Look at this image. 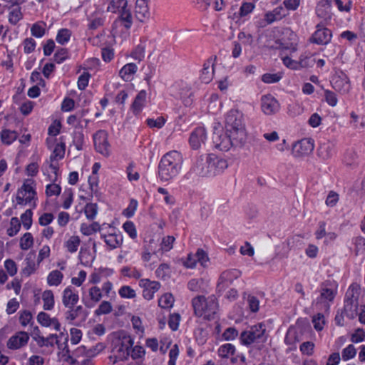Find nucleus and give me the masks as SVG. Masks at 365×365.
Listing matches in <instances>:
<instances>
[{
	"label": "nucleus",
	"instance_id": "obj_62",
	"mask_svg": "<svg viewBox=\"0 0 365 365\" xmlns=\"http://www.w3.org/2000/svg\"><path fill=\"white\" fill-rule=\"evenodd\" d=\"M119 295L122 298L132 299L135 297V292L130 286H123L119 289Z\"/></svg>",
	"mask_w": 365,
	"mask_h": 365
},
{
	"label": "nucleus",
	"instance_id": "obj_28",
	"mask_svg": "<svg viewBox=\"0 0 365 365\" xmlns=\"http://www.w3.org/2000/svg\"><path fill=\"white\" fill-rule=\"evenodd\" d=\"M137 68L135 63H127L120 70L119 75L124 81H130L133 79V76L137 71Z\"/></svg>",
	"mask_w": 365,
	"mask_h": 365
},
{
	"label": "nucleus",
	"instance_id": "obj_52",
	"mask_svg": "<svg viewBox=\"0 0 365 365\" xmlns=\"http://www.w3.org/2000/svg\"><path fill=\"white\" fill-rule=\"evenodd\" d=\"M98 212V206L95 203H88L85 206L84 213L87 217V219L92 220H93Z\"/></svg>",
	"mask_w": 365,
	"mask_h": 365
},
{
	"label": "nucleus",
	"instance_id": "obj_47",
	"mask_svg": "<svg viewBox=\"0 0 365 365\" xmlns=\"http://www.w3.org/2000/svg\"><path fill=\"white\" fill-rule=\"evenodd\" d=\"M352 243L355 247V254L357 256L359 253L365 252V237L356 236L352 239Z\"/></svg>",
	"mask_w": 365,
	"mask_h": 365
},
{
	"label": "nucleus",
	"instance_id": "obj_41",
	"mask_svg": "<svg viewBox=\"0 0 365 365\" xmlns=\"http://www.w3.org/2000/svg\"><path fill=\"white\" fill-rule=\"evenodd\" d=\"M81 243V240L78 236H71L65 243L68 252L74 253L77 251L78 247Z\"/></svg>",
	"mask_w": 365,
	"mask_h": 365
},
{
	"label": "nucleus",
	"instance_id": "obj_23",
	"mask_svg": "<svg viewBox=\"0 0 365 365\" xmlns=\"http://www.w3.org/2000/svg\"><path fill=\"white\" fill-rule=\"evenodd\" d=\"M101 238L104 240V242L110 250L119 247L123 244V236L120 233H101Z\"/></svg>",
	"mask_w": 365,
	"mask_h": 365
},
{
	"label": "nucleus",
	"instance_id": "obj_54",
	"mask_svg": "<svg viewBox=\"0 0 365 365\" xmlns=\"http://www.w3.org/2000/svg\"><path fill=\"white\" fill-rule=\"evenodd\" d=\"M22 18L23 14L20 7H17L9 12V21L13 25H16Z\"/></svg>",
	"mask_w": 365,
	"mask_h": 365
},
{
	"label": "nucleus",
	"instance_id": "obj_55",
	"mask_svg": "<svg viewBox=\"0 0 365 365\" xmlns=\"http://www.w3.org/2000/svg\"><path fill=\"white\" fill-rule=\"evenodd\" d=\"M112 312V305L108 301H103L101 303L98 308L96 309L95 314L100 316L102 314H107Z\"/></svg>",
	"mask_w": 365,
	"mask_h": 365
},
{
	"label": "nucleus",
	"instance_id": "obj_60",
	"mask_svg": "<svg viewBox=\"0 0 365 365\" xmlns=\"http://www.w3.org/2000/svg\"><path fill=\"white\" fill-rule=\"evenodd\" d=\"M88 293L91 299L95 303L98 302L103 297L101 289L97 286L91 287L89 289Z\"/></svg>",
	"mask_w": 365,
	"mask_h": 365
},
{
	"label": "nucleus",
	"instance_id": "obj_39",
	"mask_svg": "<svg viewBox=\"0 0 365 365\" xmlns=\"http://www.w3.org/2000/svg\"><path fill=\"white\" fill-rule=\"evenodd\" d=\"M299 70L312 67L314 63L312 56L309 53H302L297 61Z\"/></svg>",
	"mask_w": 365,
	"mask_h": 365
},
{
	"label": "nucleus",
	"instance_id": "obj_32",
	"mask_svg": "<svg viewBox=\"0 0 365 365\" xmlns=\"http://www.w3.org/2000/svg\"><path fill=\"white\" fill-rule=\"evenodd\" d=\"M101 226L97 222H93L91 225L82 223L80 230L81 233L86 236L91 235L93 233L101 231Z\"/></svg>",
	"mask_w": 365,
	"mask_h": 365
},
{
	"label": "nucleus",
	"instance_id": "obj_51",
	"mask_svg": "<svg viewBox=\"0 0 365 365\" xmlns=\"http://www.w3.org/2000/svg\"><path fill=\"white\" fill-rule=\"evenodd\" d=\"M34 244L33 236L30 232L25 233L20 240V247L23 250H27Z\"/></svg>",
	"mask_w": 365,
	"mask_h": 365
},
{
	"label": "nucleus",
	"instance_id": "obj_45",
	"mask_svg": "<svg viewBox=\"0 0 365 365\" xmlns=\"http://www.w3.org/2000/svg\"><path fill=\"white\" fill-rule=\"evenodd\" d=\"M68 309L65 312V318L68 321L75 320L83 311L82 306H77L76 307H67Z\"/></svg>",
	"mask_w": 365,
	"mask_h": 365
},
{
	"label": "nucleus",
	"instance_id": "obj_12",
	"mask_svg": "<svg viewBox=\"0 0 365 365\" xmlns=\"http://www.w3.org/2000/svg\"><path fill=\"white\" fill-rule=\"evenodd\" d=\"M314 149V140L311 138H304L292 145V153L294 157L299 158L308 155Z\"/></svg>",
	"mask_w": 365,
	"mask_h": 365
},
{
	"label": "nucleus",
	"instance_id": "obj_14",
	"mask_svg": "<svg viewBox=\"0 0 365 365\" xmlns=\"http://www.w3.org/2000/svg\"><path fill=\"white\" fill-rule=\"evenodd\" d=\"M332 32L322 24L316 26V31L312 35L310 41L316 45H327L332 38Z\"/></svg>",
	"mask_w": 365,
	"mask_h": 365
},
{
	"label": "nucleus",
	"instance_id": "obj_9",
	"mask_svg": "<svg viewBox=\"0 0 365 365\" xmlns=\"http://www.w3.org/2000/svg\"><path fill=\"white\" fill-rule=\"evenodd\" d=\"M338 283L334 280H325L321 284V294L317 299V302L324 304L329 307L338 293Z\"/></svg>",
	"mask_w": 365,
	"mask_h": 365
},
{
	"label": "nucleus",
	"instance_id": "obj_33",
	"mask_svg": "<svg viewBox=\"0 0 365 365\" xmlns=\"http://www.w3.org/2000/svg\"><path fill=\"white\" fill-rule=\"evenodd\" d=\"M299 341V338L297 334L291 331V329H289L286 334L285 338H284V342L290 346L289 350L293 351L296 350L297 349V343Z\"/></svg>",
	"mask_w": 365,
	"mask_h": 365
},
{
	"label": "nucleus",
	"instance_id": "obj_4",
	"mask_svg": "<svg viewBox=\"0 0 365 365\" xmlns=\"http://www.w3.org/2000/svg\"><path fill=\"white\" fill-rule=\"evenodd\" d=\"M180 157L177 151H171L161 158L158 165V175L162 181H168L175 176L180 169L176 158Z\"/></svg>",
	"mask_w": 365,
	"mask_h": 365
},
{
	"label": "nucleus",
	"instance_id": "obj_44",
	"mask_svg": "<svg viewBox=\"0 0 365 365\" xmlns=\"http://www.w3.org/2000/svg\"><path fill=\"white\" fill-rule=\"evenodd\" d=\"M324 96L325 102L331 107H335L337 106L339 99L337 95L334 91L330 90L324 91Z\"/></svg>",
	"mask_w": 365,
	"mask_h": 365
},
{
	"label": "nucleus",
	"instance_id": "obj_57",
	"mask_svg": "<svg viewBox=\"0 0 365 365\" xmlns=\"http://www.w3.org/2000/svg\"><path fill=\"white\" fill-rule=\"evenodd\" d=\"M32 215L33 212L30 209L26 210L25 212L21 215L23 226L26 230H29L32 225Z\"/></svg>",
	"mask_w": 365,
	"mask_h": 365
},
{
	"label": "nucleus",
	"instance_id": "obj_58",
	"mask_svg": "<svg viewBox=\"0 0 365 365\" xmlns=\"http://www.w3.org/2000/svg\"><path fill=\"white\" fill-rule=\"evenodd\" d=\"M314 344L312 341H304L300 345V351L303 355L312 356L314 351Z\"/></svg>",
	"mask_w": 365,
	"mask_h": 365
},
{
	"label": "nucleus",
	"instance_id": "obj_48",
	"mask_svg": "<svg viewBox=\"0 0 365 365\" xmlns=\"http://www.w3.org/2000/svg\"><path fill=\"white\" fill-rule=\"evenodd\" d=\"M282 78V73H267L262 75V80L264 83H276V82L279 81Z\"/></svg>",
	"mask_w": 365,
	"mask_h": 365
},
{
	"label": "nucleus",
	"instance_id": "obj_22",
	"mask_svg": "<svg viewBox=\"0 0 365 365\" xmlns=\"http://www.w3.org/2000/svg\"><path fill=\"white\" fill-rule=\"evenodd\" d=\"M34 183V180H27L24 182L22 186L18 189V192L23 195L26 198V202H29L30 203L37 199L36 197V192L33 186Z\"/></svg>",
	"mask_w": 365,
	"mask_h": 365
},
{
	"label": "nucleus",
	"instance_id": "obj_19",
	"mask_svg": "<svg viewBox=\"0 0 365 365\" xmlns=\"http://www.w3.org/2000/svg\"><path fill=\"white\" fill-rule=\"evenodd\" d=\"M148 2L149 0H136L135 14L140 22H145L150 18Z\"/></svg>",
	"mask_w": 365,
	"mask_h": 365
},
{
	"label": "nucleus",
	"instance_id": "obj_59",
	"mask_svg": "<svg viewBox=\"0 0 365 365\" xmlns=\"http://www.w3.org/2000/svg\"><path fill=\"white\" fill-rule=\"evenodd\" d=\"M33 316L30 311L24 310L20 313L19 322L23 327H26L28 324H33Z\"/></svg>",
	"mask_w": 365,
	"mask_h": 365
},
{
	"label": "nucleus",
	"instance_id": "obj_56",
	"mask_svg": "<svg viewBox=\"0 0 365 365\" xmlns=\"http://www.w3.org/2000/svg\"><path fill=\"white\" fill-rule=\"evenodd\" d=\"M73 143L78 150L83 149L84 135L81 131H76L73 136Z\"/></svg>",
	"mask_w": 365,
	"mask_h": 365
},
{
	"label": "nucleus",
	"instance_id": "obj_18",
	"mask_svg": "<svg viewBox=\"0 0 365 365\" xmlns=\"http://www.w3.org/2000/svg\"><path fill=\"white\" fill-rule=\"evenodd\" d=\"M140 286L143 287V296L147 300L153 298L154 294L158 292L160 287V284L156 281H150L148 279H142L140 280Z\"/></svg>",
	"mask_w": 365,
	"mask_h": 365
},
{
	"label": "nucleus",
	"instance_id": "obj_50",
	"mask_svg": "<svg viewBox=\"0 0 365 365\" xmlns=\"http://www.w3.org/2000/svg\"><path fill=\"white\" fill-rule=\"evenodd\" d=\"M71 32L69 29H61L58 31L57 36H56V41L63 45L66 43H67L71 37Z\"/></svg>",
	"mask_w": 365,
	"mask_h": 365
},
{
	"label": "nucleus",
	"instance_id": "obj_5",
	"mask_svg": "<svg viewBox=\"0 0 365 365\" xmlns=\"http://www.w3.org/2000/svg\"><path fill=\"white\" fill-rule=\"evenodd\" d=\"M219 358L224 362L230 361L232 365H246V356L237 351L236 347L231 343L220 345L217 351Z\"/></svg>",
	"mask_w": 365,
	"mask_h": 365
},
{
	"label": "nucleus",
	"instance_id": "obj_40",
	"mask_svg": "<svg viewBox=\"0 0 365 365\" xmlns=\"http://www.w3.org/2000/svg\"><path fill=\"white\" fill-rule=\"evenodd\" d=\"M31 33L36 38H41L46 33V24L42 21L34 24L31 28Z\"/></svg>",
	"mask_w": 365,
	"mask_h": 365
},
{
	"label": "nucleus",
	"instance_id": "obj_3",
	"mask_svg": "<svg viewBox=\"0 0 365 365\" xmlns=\"http://www.w3.org/2000/svg\"><path fill=\"white\" fill-rule=\"evenodd\" d=\"M242 113L237 110L227 112L225 117V129L235 140L244 142L245 138V128L242 121Z\"/></svg>",
	"mask_w": 365,
	"mask_h": 365
},
{
	"label": "nucleus",
	"instance_id": "obj_42",
	"mask_svg": "<svg viewBox=\"0 0 365 365\" xmlns=\"http://www.w3.org/2000/svg\"><path fill=\"white\" fill-rule=\"evenodd\" d=\"M17 138V133L10 130H3L1 132V139L3 143L10 145Z\"/></svg>",
	"mask_w": 365,
	"mask_h": 365
},
{
	"label": "nucleus",
	"instance_id": "obj_37",
	"mask_svg": "<svg viewBox=\"0 0 365 365\" xmlns=\"http://www.w3.org/2000/svg\"><path fill=\"white\" fill-rule=\"evenodd\" d=\"M63 278V274L58 270L51 271L47 277V283L50 286L59 285Z\"/></svg>",
	"mask_w": 365,
	"mask_h": 365
},
{
	"label": "nucleus",
	"instance_id": "obj_43",
	"mask_svg": "<svg viewBox=\"0 0 365 365\" xmlns=\"http://www.w3.org/2000/svg\"><path fill=\"white\" fill-rule=\"evenodd\" d=\"M174 303V298L170 293H165L158 299V305L163 309L171 308Z\"/></svg>",
	"mask_w": 365,
	"mask_h": 365
},
{
	"label": "nucleus",
	"instance_id": "obj_36",
	"mask_svg": "<svg viewBox=\"0 0 365 365\" xmlns=\"http://www.w3.org/2000/svg\"><path fill=\"white\" fill-rule=\"evenodd\" d=\"M89 21L88 28L91 30H96L104 24V18L101 14H97L88 18Z\"/></svg>",
	"mask_w": 365,
	"mask_h": 365
},
{
	"label": "nucleus",
	"instance_id": "obj_35",
	"mask_svg": "<svg viewBox=\"0 0 365 365\" xmlns=\"http://www.w3.org/2000/svg\"><path fill=\"white\" fill-rule=\"evenodd\" d=\"M356 354L357 349L353 344H350L342 349L341 359L344 361H346L355 358Z\"/></svg>",
	"mask_w": 365,
	"mask_h": 365
},
{
	"label": "nucleus",
	"instance_id": "obj_11",
	"mask_svg": "<svg viewBox=\"0 0 365 365\" xmlns=\"http://www.w3.org/2000/svg\"><path fill=\"white\" fill-rule=\"evenodd\" d=\"M242 272L238 269H228L220 274L217 284V293L222 294L225 290L230 287L232 282L240 277Z\"/></svg>",
	"mask_w": 365,
	"mask_h": 365
},
{
	"label": "nucleus",
	"instance_id": "obj_46",
	"mask_svg": "<svg viewBox=\"0 0 365 365\" xmlns=\"http://www.w3.org/2000/svg\"><path fill=\"white\" fill-rule=\"evenodd\" d=\"M21 228V222L18 217H13L10 220V227L7 229V235L10 237L16 235Z\"/></svg>",
	"mask_w": 365,
	"mask_h": 365
},
{
	"label": "nucleus",
	"instance_id": "obj_38",
	"mask_svg": "<svg viewBox=\"0 0 365 365\" xmlns=\"http://www.w3.org/2000/svg\"><path fill=\"white\" fill-rule=\"evenodd\" d=\"M331 86L338 92H347L349 89V79L347 78L346 79L338 78L331 82Z\"/></svg>",
	"mask_w": 365,
	"mask_h": 365
},
{
	"label": "nucleus",
	"instance_id": "obj_64",
	"mask_svg": "<svg viewBox=\"0 0 365 365\" xmlns=\"http://www.w3.org/2000/svg\"><path fill=\"white\" fill-rule=\"evenodd\" d=\"M312 322L314 324V327L315 330L320 331L324 325V317L322 314L319 313L317 315L314 316L312 318Z\"/></svg>",
	"mask_w": 365,
	"mask_h": 365
},
{
	"label": "nucleus",
	"instance_id": "obj_61",
	"mask_svg": "<svg viewBox=\"0 0 365 365\" xmlns=\"http://www.w3.org/2000/svg\"><path fill=\"white\" fill-rule=\"evenodd\" d=\"M365 340V332L361 328L356 329L351 335L350 341L352 343H360Z\"/></svg>",
	"mask_w": 365,
	"mask_h": 365
},
{
	"label": "nucleus",
	"instance_id": "obj_25",
	"mask_svg": "<svg viewBox=\"0 0 365 365\" xmlns=\"http://www.w3.org/2000/svg\"><path fill=\"white\" fill-rule=\"evenodd\" d=\"M119 16L114 24H121L126 29H129L133 24V16L130 9L120 10Z\"/></svg>",
	"mask_w": 365,
	"mask_h": 365
},
{
	"label": "nucleus",
	"instance_id": "obj_27",
	"mask_svg": "<svg viewBox=\"0 0 365 365\" xmlns=\"http://www.w3.org/2000/svg\"><path fill=\"white\" fill-rule=\"evenodd\" d=\"M146 91L144 90L140 91L136 96L133 103L131 105V109L134 114H138L144 106L146 99Z\"/></svg>",
	"mask_w": 365,
	"mask_h": 365
},
{
	"label": "nucleus",
	"instance_id": "obj_30",
	"mask_svg": "<svg viewBox=\"0 0 365 365\" xmlns=\"http://www.w3.org/2000/svg\"><path fill=\"white\" fill-rule=\"evenodd\" d=\"M34 254L29 253L25 259L26 267L21 270V274L26 277L30 276L36 269V264L34 261Z\"/></svg>",
	"mask_w": 365,
	"mask_h": 365
},
{
	"label": "nucleus",
	"instance_id": "obj_53",
	"mask_svg": "<svg viewBox=\"0 0 365 365\" xmlns=\"http://www.w3.org/2000/svg\"><path fill=\"white\" fill-rule=\"evenodd\" d=\"M281 58L285 67L292 70H299L297 60H293L290 56L281 53Z\"/></svg>",
	"mask_w": 365,
	"mask_h": 365
},
{
	"label": "nucleus",
	"instance_id": "obj_63",
	"mask_svg": "<svg viewBox=\"0 0 365 365\" xmlns=\"http://www.w3.org/2000/svg\"><path fill=\"white\" fill-rule=\"evenodd\" d=\"M68 57V49L61 48L56 51L53 56V59L57 63H61Z\"/></svg>",
	"mask_w": 365,
	"mask_h": 365
},
{
	"label": "nucleus",
	"instance_id": "obj_15",
	"mask_svg": "<svg viewBox=\"0 0 365 365\" xmlns=\"http://www.w3.org/2000/svg\"><path fill=\"white\" fill-rule=\"evenodd\" d=\"M280 104L278 100L271 94L264 95L261 98V108L265 115H274L279 111Z\"/></svg>",
	"mask_w": 365,
	"mask_h": 365
},
{
	"label": "nucleus",
	"instance_id": "obj_16",
	"mask_svg": "<svg viewBox=\"0 0 365 365\" xmlns=\"http://www.w3.org/2000/svg\"><path fill=\"white\" fill-rule=\"evenodd\" d=\"M207 138V133L202 126L196 127L190 134L189 143L193 150L199 149L205 144Z\"/></svg>",
	"mask_w": 365,
	"mask_h": 365
},
{
	"label": "nucleus",
	"instance_id": "obj_8",
	"mask_svg": "<svg viewBox=\"0 0 365 365\" xmlns=\"http://www.w3.org/2000/svg\"><path fill=\"white\" fill-rule=\"evenodd\" d=\"M133 339L130 336H123L115 341L114 347L113 349V352L115 358L114 363L117 361L128 359L130 354V349L133 347Z\"/></svg>",
	"mask_w": 365,
	"mask_h": 365
},
{
	"label": "nucleus",
	"instance_id": "obj_17",
	"mask_svg": "<svg viewBox=\"0 0 365 365\" xmlns=\"http://www.w3.org/2000/svg\"><path fill=\"white\" fill-rule=\"evenodd\" d=\"M217 60L215 55H212L203 63L200 71V78L203 83H210L215 73V63Z\"/></svg>",
	"mask_w": 365,
	"mask_h": 365
},
{
	"label": "nucleus",
	"instance_id": "obj_7",
	"mask_svg": "<svg viewBox=\"0 0 365 365\" xmlns=\"http://www.w3.org/2000/svg\"><path fill=\"white\" fill-rule=\"evenodd\" d=\"M266 325L262 323H257L246 329L240 334L241 343L249 346L255 342L264 341L266 340Z\"/></svg>",
	"mask_w": 365,
	"mask_h": 365
},
{
	"label": "nucleus",
	"instance_id": "obj_26",
	"mask_svg": "<svg viewBox=\"0 0 365 365\" xmlns=\"http://www.w3.org/2000/svg\"><path fill=\"white\" fill-rule=\"evenodd\" d=\"M63 336V333H61L59 336L56 334H50L48 337L44 336H38V337H34V339L37 342L38 345L39 346H53L54 343L56 344H58V338Z\"/></svg>",
	"mask_w": 365,
	"mask_h": 365
},
{
	"label": "nucleus",
	"instance_id": "obj_21",
	"mask_svg": "<svg viewBox=\"0 0 365 365\" xmlns=\"http://www.w3.org/2000/svg\"><path fill=\"white\" fill-rule=\"evenodd\" d=\"M78 299V294L72 287L69 286L63 290L62 303L66 307H74Z\"/></svg>",
	"mask_w": 365,
	"mask_h": 365
},
{
	"label": "nucleus",
	"instance_id": "obj_29",
	"mask_svg": "<svg viewBox=\"0 0 365 365\" xmlns=\"http://www.w3.org/2000/svg\"><path fill=\"white\" fill-rule=\"evenodd\" d=\"M61 142L57 143L50 155V162H54L55 160H61L63 158L66 150L65 143L63 142V137L60 138Z\"/></svg>",
	"mask_w": 365,
	"mask_h": 365
},
{
	"label": "nucleus",
	"instance_id": "obj_6",
	"mask_svg": "<svg viewBox=\"0 0 365 365\" xmlns=\"http://www.w3.org/2000/svg\"><path fill=\"white\" fill-rule=\"evenodd\" d=\"M273 33L279 35L280 37L276 39L280 48L288 51L290 53L297 51L298 41L297 34L289 28H274Z\"/></svg>",
	"mask_w": 365,
	"mask_h": 365
},
{
	"label": "nucleus",
	"instance_id": "obj_2",
	"mask_svg": "<svg viewBox=\"0 0 365 365\" xmlns=\"http://www.w3.org/2000/svg\"><path fill=\"white\" fill-rule=\"evenodd\" d=\"M361 286L357 282H352L347 288L343 299V309L345 316L349 319H354L359 310V299L361 295Z\"/></svg>",
	"mask_w": 365,
	"mask_h": 365
},
{
	"label": "nucleus",
	"instance_id": "obj_49",
	"mask_svg": "<svg viewBox=\"0 0 365 365\" xmlns=\"http://www.w3.org/2000/svg\"><path fill=\"white\" fill-rule=\"evenodd\" d=\"M194 257L196 259V264L199 262L204 267L207 266L209 257L204 250L197 249L196 252L194 254Z\"/></svg>",
	"mask_w": 365,
	"mask_h": 365
},
{
	"label": "nucleus",
	"instance_id": "obj_34",
	"mask_svg": "<svg viewBox=\"0 0 365 365\" xmlns=\"http://www.w3.org/2000/svg\"><path fill=\"white\" fill-rule=\"evenodd\" d=\"M43 309L51 310L54 306V296L51 290H46L43 292Z\"/></svg>",
	"mask_w": 365,
	"mask_h": 365
},
{
	"label": "nucleus",
	"instance_id": "obj_13",
	"mask_svg": "<svg viewBox=\"0 0 365 365\" xmlns=\"http://www.w3.org/2000/svg\"><path fill=\"white\" fill-rule=\"evenodd\" d=\"M108 137V133L104 130H98L93 136L96 150L104 156L110 155Z\"/></svg>",
	"mask_w": 365,
	"mask_h": 365
},
{
	"label": "nucleus",
	"instance_id": "obj_24",
	"mask_svg": "<svg viewBox=\"0 0 365 365\" xmlns=\"http://www.w3.org/2000/svg\"><path fill=\"white\" fill-rule=\"evenodd\" d=\"M191 170L200 176H209L208 164L206 163V156L200 155L194 163Z\"/></svg>",
	"mask_w": 365,
	"mask_h": 365
},
{
	"label": "nucleus",
	"instance_id": "obj_10",
	"mask_svg": "<svg viewBox=\"0 0 365 365\" xmlns=\"http://www.w3.org/2000/svg\"><path fill=\"white\" fill-rule=\"evenodd\" d=\"M213 148L220 151H228L232 146L242 144L241 141H237L228 132L225 133L214 132L212 137Z\"/></svg>",
	"mask_w": 365,
	"mask_h": 365
},
{
	"label": "nucleus",
	"instance_id": "obj_31",
	"mask_svg": "<svg viewBox=\"0 0 365 365\" xmlns=\"http://www.w3.org/2000/svg\"><path fill=\"white\" fill-rule=\"evenodd\" d=\"M255 9V2L244 1L242 3L239 12L237 14L238 18H244L251 14ZM237 15V14H235Z\"/></svg>",
	"mask_w": 365,
	"mask_h": 365
},
{
	"label": "nucleus",
	"instance_id": "obj_20",
	"mask_svg": "<svg viewBox=\"0 0 365 365\" xmlns=\"http://www.w3.org/2000/svg\"><path fill=\"white\" fill-rule=\"evenodd\" d=\"M29 339L28 334L25 331H20L12 336L7 341V347L10 349H18L25 346Z\"/></svg>",
	"mask_w": 365,
	"mask_h": 365
},
{
	"label": "nucleus",
	"instance_id": "obj_1",
	"mask_svg": "<svg viewBox=\"0 0 365 365\" xmlns=\"http://www.w3.org/2000/svg\"><path fill=\"white\" fill-rule=\"evenodd\" d=\"M191 303H192L193 312L196 317H202L206 320L215 319L219 308L215 296L211 295L208 297L198 296L194 297Z\"/></svg>",
	"mask_w": 365,
	"mask_h": 365
}]
</instances>
